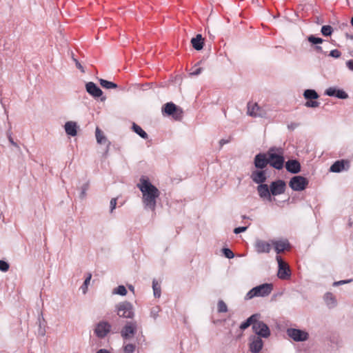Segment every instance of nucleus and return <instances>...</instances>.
Segmentation results:
<instances>
[{"instance_id": "a878e982", "label": "nucleus", "mask_w": 353, "mask_h": 353, "mask_svg": "<svg viewBox=\"0 0 353 353\" xmlns=\"http://www.w3.org/2000/svg\"><path fill=\"white\" fill-rule=\"evenodd\" d=\"M95 135L98 143L105 144L108 143V140L103 134V132L99 128H96Z\"/></svg>"}, {"instance_id": "a211bd4d", "label": "nucleus", "mask_w": 353, "mask_h": 353, "mask_svg": "<svg viewBox=\"0 0 353 353\" xmlns=\"http://www.w3.org/2000/svg\"><path fill=\"white\" fill-rule=\"evenodd\" d=\"M254 247L258 253H269L272 248V243L263 240H257Z\"/></svg>"}, {"instance_id": "2eb2a0df", "label": "nucleus", "mask_w": 353, "mask_h": 353, "mask_svg": "<svg viewBox=\"0 0 353 353\" xmlns=\"http://www.w3.org/2000/svg\"><path fill=\"white\" fill-rule=\"evenodd\" d=\"M263 345V341L259 337L254 336L250 338V350L252 353H259Z\"/></svg>"}, {"instance_id": "79ce46f5", "label": "nucleus", "mask_w": 353, "mask_h": 353, "mask_svg": "<svg viewBox=\"0 0 353 353\" xmlns=\"http://www.w3.org/2000/svg\"><path fill=\"white\" fill-rule=\"evenodd\" d=\"M341 52L338 50H332L330 52V56L334 57V58H339L341 57Z\"/></svg>"}, {"instance_id": "c85d7f7f", "label": "nucleus", "mask_w": 353, "mask_h": 353, "mask_svg": "<svg viewBox=\"0 0 353 353\" xmlns=\"http://www.w3.org/2000/svg\"><path fill=\"white\" fill-rule=\"evenodd\" d=\"M132 130L141 137L143 139L148 138L147 133L139 125H137L136 123H133Z\"/></svg>"}, {"instance_id": "864d4df0", "label": "nucleus", "mask_w": 353, "mask_h": 353, "mask_svg": "<svg viewBox=\"0 0 353 353\" xmlns=\"http://www.w3.org/2000/svg\"><path fill=\"white\" fill-rule=\"evenodd\" d=\"M351 24H352V26H353V17H352V19H351Z\"/></svg>"}, {"instance_id": "5701e85b", "label": "nucleus", "mask_w": 353, "mask_h": 353, "mask_svg": "<svg viewBox=\"0 0 353 353\" xmlns=\"http://www.w3.org/2000/svg\"><path fill=\"white\" fill-rule=\"evenodd\" d=\"M65 132L72 137H74L77 134V125L74 121H68L65 124Z\"/></svg>"}, {"instance_id": "dca6fc26", "label": "nucleus", "mask_w": 353, "mask_h": 353, "mask_svg": "<svg viewBox=\"0 0 353 353\" xmlns=\"http://www.w3.org/2000/svg\"><path fill=\"white\" fill-rule=\"evenodd\" d=\"M110 330V325L105 321L100 322L95 328V333L99 337H104Z\"/></svg>"}, {"instance_id": "2f4dec72", "label": "nucleus", "mask_w": 353, "mask_h": 353, "mask_svg": "<svg viewBox=\"0 0 353 353\" xmlns=\"http://www.w3.org/2000/svg\"><path fill=\"white\" fill-rule=\"evenodd\" d=\"M152 288L154 291V295L156 297H159L161 295L160 285L155 280H154L152 282Z\"/></svg>"}, {"instance_id": "4be33fe9", "label": "nucleus", "mask_w": 353, "mask_h": 353, "mask_svg": "<svg viewBox=\"0 0 353 353\" xmlns=\"http://www.w3.org/2000/svg\"><path fill=\"white\" fill-rule=\"evenodd\" d=\"M285 168L287 170L292 173H298L301 170V165L296 160H290L286 162Z\"/></svg>"}, {"instance_id": "4468645a", "label": "nucleus", "mask_w": 353, "mask_h": 353, "mask_svg": "<svg viewBox=\"0 0 353 353\" xmlns=\"http://www.w3.org/2000/svg\"><path fill=\"white\" fill-rule=\"evenodd\" d=\"M350 168V161L348 160L336 161L330 167V171L332 172H340L343 170H346Z\"/></svg>"}, {"instance_id": "7c9ffc66", "label": "nucleus", "mask_w": 353, "mask_h": 353, "mask_svg": "<svg viewBox=\"0 0 353 353\" xmlns=\"http://www.w3.org/2000/svg\"><path fill=\"white\" fill-rule=\"evenodd\" d=\"M325 301L327 305L330 307H333L336 303L334 296L332 294H330V293L325 294Z\"/></svg>"}, {"instance_id": "f3484780", "label": "nucleus", "mask_w": 353, "mask_h": 353, "mask_svg": "<svg viewBox=\"0 0 353 353\" xmlns=\"http://www.w3.org/2000/svg\"><path fill=\"white\" fill-rule=\"evenodd\" d=\"M325 94L330 97H336L339 99H345L348 97L347 94L343 90L330 87L325 90Z\"/></svg>"}, {"instance_id": "423d86ee", "label": "nucleus", "mask_w": 353, "mask_h": 353, "mask_svg": "<svg viewBox=\"0 0 353 353\" xmlns=\"http://www.w3.org/2000/svg\"><path fill=\"white\" fill-rule=\"evenodd\" d=\"M307 185V179L301 176H293L289 182V186L294 191H302Z\"/></svg>"}, {"instance_id": "393cba45", "label": "nucleus", "mask_w": 353, "mask_h": 353, "mask_svg": "<svg viewBox=\"0 0 353 353\" xmlns=\"http://www.w3.org/2000/svg\"><path fill=\"white\" fill-rule=\"evenodd\" d=\"M204 39L201 34H197L196 37L191 39V43L193 48L196 50H200L203 48Z\"/></svg>"}, {"instance_id": "f8f14e48", "label": "nucleus", "mask_w": 353, "mask_h": 353, "mask_svg": "<svg viewBox=\"0 0 353 353\" xmlns=\"http://www.w3.org/2000/svg\"><path fill=\"white\" fill-rule=\"evenodd\" d=\"M271 194L276 196L283 194L285 190V183L282 180L274 181L270 186Z\"/></svg>"}, {"instance_id": "a19ab883", "label": "nucleus", "mask_w": 353, "mask_h": 353, "mask_svg": "<svg viewBox=\"0 0 353 353\" xmlns=\"http://www.w3.org/2000/svg\"><path fill=\"white\" fill-rule=\"evenodd\" d=\"M91 277H92V275L90 274H88V277L85 279V280L84 281L83 287V293L86 292L87 287H88V285L89 284V283L90 281Z\"/></svg>"}, {"instance_id": "cd10ccee", "label": "nucleus", "mask_w": 353, "mask_h": 353, "mask_svg": "<svg viewBox=\"0 0 353 353\" xmlns=\"http://www.w3.org/2000/svg\"><path fill=\"white\" fill-rule=\"evenodd\" d=\"M100 85L106 89H113L117 88V85L113 82L101 79H99Z\"/></svg>"}, {"instance_id": "4c0bfd02", "label": "nucleus", "mask_w": 353, "mask_h": 353, "mask_svg": "<svg viewBox=\"0 0 353 353\" xmlns=\"http://www.w3.org/2000/svg\"><path fill=\"white\" fill-rule=\"evenodd\" d=\"M319 105V103L316 101L310 100V101H307L305 103V106L309 107V108H316Z\"/></svg>"}, {"instance_id": "3c124183", "label": "nucleus", "mask_w": 353, "mask_h": 353, "mask_svg": "<svg viewBox=\"0 0 353 353\" xmlns=\"http://www.w3.org/2000/svg\"><path fill=\"white\" fill-rule=\"evenodd\" d=\"M129 289L132 291V292H134V287L132 286V285H129Z\"/></svg>"}, {"instance_id": "c756f323", "label": "nucleus", "mask_w": 353, "mask_h": 353, "mask_svg": "<svg viewBox=\"0 0 353 353\" xmlns=\"http://www.w3.org/2000/svg\"><path fill=\"white\" fill-rule=\"evenodd\" d=\"M304 97L307 99H316L319 97V95L314 90H306L304 92Z\"/></svg>"}, {"instance_id": "603ef678", "label": "nucleus", "mask_w": 353, "mask_h": 353, "mask_svg": "<svg viewBox=\"0 0 353 353\" xmlns=\"http://www.w3.org/2000/svg\"><path fill=\"white\" fill-rule=\"evenodd\" d=\"M316 48L317 50H319V51L322 50L321 47H316Z\"/></svg>"}, {"instance_id": "bb28decb", "label": "nucleus", "mask_w": 353, "mask_h": 353, "mask_svg": "<svg viewBox=\"0 0 353 353\" xmlns=\"http://www.w3.org/2000/svg\"><path fill=\"white\" fill-rule=\"evenodd\" d=\"M256 319H257L256 315H252L250 318H248L245 322L242 323L240 325V328L241 330H245L250 325L254 324Z\"/></svg>"}, {"instance_id": "6e6552de", "label": "nucleus", "mask_w": 353, "mask_h": 353, "mask_svg": "<svg viewBox=\"0 0 353 353\" xmlns=\"http://www.w3.org/2000/svg\"><path fill=\"white\" fill-rule=\"evenodd\" d=\"M253 331L259 336L261 337L267 338L270 336V332L266 324H265L262 321H257L256 319L253 325H252Z\"/></svg>"}, {"instance_id": "37998d69", "label": "nucleus", "mask_w": 353, "mask_h": 353, "mask_svg": "<svg viewBox=\"0 0 353 353\" xmlns=\"http://www.w3.org/2000/svg\"><path fill=\"white\" fill-rule=\"evenodd\" d=\"M247 230V227H239L234 229V232L235 234H239L240 232H245Z\"/></svg>"}, {"instance_id": "b1692460", "label": "nucleus", "mask_w": 353, "mask_h": 353, "mask_svg": "<svg viewBox=\"0 0 353 353\" xmlns=\"http://www.w3.org/2000/svg\"><path fill=\"white\" fill-rule=\"evenodd\" d=\"M251 178L256 183L262 184L266 181V176L264 171H254L251 175Z\"/></svg>"}, {"instance_id": "e433bc0d", "label": "nucleus", "mask_w": 353, "mask_h": 353, "mask_svg": "<svg viewBox=\"0 0 353 353\" xmlns=\"http://www.w3.org/2000/svg\"><path fill=\"white\" fill-rule=\"evenodd\" d=\"M308 41L312 44H319L323 43V39L319 37H316L313 35H310L308 37Z\"/></svg>"}, {"instance_id": "0eeeda50", "label": "nucleus", "mask_w": 353, "mask_h": 353, "mask_svg": "<svg viewBox=\"0 0 353 353\" xmlns=\"http://www.w3.org/2000/svg\"><path fill=\"white\" fill-rule=\"evenodd\" d=\"M247 114L253 117H264L266 112L256 103L249 102L247 105Z\"/></svg>"}, {"instance_id": "72a5a7b5", "label": "nucleus", "mask_w": 353, "mask_h": 353, "mask_svg": "<svg viewBox=\"0 0 353 353\" xmlns=\"http://www.w3.org/2000/svg\"><path fill=\"white\" fill-rule=\"evenodd\" d=\"M333 32V29L330 26H323L321 28V33L324 36H330Z\"/></svg>"}, {"instance_id": "f704fd0d", "label": "nucleus", "mask_w": 353, "mask_h": 353, "mask_svg": "<svg viewBox=\"0 0 353 353\" xmlns=\"http://www.w3.org/2000/svg\"><path fill=\"white\" fill-rule=\"evenodd\" d=\"M114 293L124 296L127 294V290L123 285H119L118 288L114 290Z\"/></svg>"}, {"instance_id": "8fccbe9b", "label": "nucleus", "mask_w": 353, "mask_h": 353, "mask_svg": "<svg viewBox=\"0 0 353 353\" xmlns=\"http://www.w3.org/2000/svg\"><path fill=\"white\" fill-rule=\"evenodd\" d=\"M75 61H76V65H77V67L79 69H80V70H81L82 71H83V68H82V66H81V65L80 64V63H79V61H77V60H75Z\"/></svg>"}, {"instance_id": "aec40b11", "label": "nucleus", "mask_w": 353, "mask_h": 353, "mask_svg": "<svg viewBox=\"0 0 353 353\" xmlns=\"http://www.w3.org/2000/svg\"><path fill=\"white\" fill-rule=\"evenodd\" d=\"M269 163V157L265 154H259L256 156L254 160L255 166L258 168H264Z\"/></svg>"}, {"instance_id": "c03bdc74", "label": "nucleus", "mask_w": 353, "mask_h": 353, "mask_svg": "<svg viewBox=\"0 0 353 353\" xmlns=\"http://www.w3.org/2000/svg\"><path fill=\"white\" fill-rule=\"evenodd\" d=\"M116 205H117V199H115V198L112 199V200L110 201L111 211H112L116 208Z\"/></svg>"}, {"instance_id": "473e14b6", "label": "nucleus", "mask_w": 353, "mask_h": 353, "mask_svg": "<svg viewBox=\"0 0 353 353\" xmlns=\"http://www.w3.org/2000/svg\"><path fill=\"white\" fill-rule=\"evenodd\" d=\"M217 310L219 312H226L228 311V306L223 301L220 300L217 304Z\"/></svg>"}, {"instance_id": "09e8293b", "label": "nucleus", "mask_w": 353, "mask_h": 353, "mask_svg": "<svg viewBox=\"0 0 353 353\" xmlns=\"http://www.w3.org/2000/svg\"><path fill=\"white\" fill-rule=\"evenodd\" d=\"M97 353H110V352L107 350L101 349Z\"/></svg>"}, {"instance_id": "9d476101", "label": "nucleus", "mask_w": 353, "mask_h": 353, "mask_svg": "<svg viewBox=\"0 0 353 353\" xmlns=\"http://www.w3.org/2000/svg\"><path fill=\"white\" fill-rule=\"evenodd\" d=\"M276 261L279 264L278 276L282 279H287L290 276L289 267L283 261L281 256H276Z\"/></svg>"}, {"instance_id": "6ab92c4d", "label": "nucleus", "mask_w": 353, "mask_h": 353, "mask_svg": "<svg viewBox=\"0 0 353 353\" xmlns=\"http://www.w3.org/2000/svg\"><path fill=\"white\" fill-rule=\"evenodd\" d=\"M272 245L274 246L275 251L278 254L290 249V243L288 240L272 241Z\"/></svg>"}, {"instance_id": "1a4fd4ad", "label": "nucleus", "mask_w": 353, "mask_h": 353, "mask_svg": "<svg viewBox=\"0 0 353 353\" xmlns=\"http://www.w3.org/2000/svg\"><path fill=\"white\" fill-rule=\"evenodd\" d=\"M287 334L295 341H305L307 340L309 337V334L307 332L294 328L288 329Z\"/></svg>"}, {"instance_id": "58836bf2", "label": "nucleus", "mask_w": 353, "mask_h": 353, "mask_svg": "<svg viewBox=\"0 0 353 353\" xmlns=\"http://www.w3.org/2000/svg\"><path fill=\"white\" fill-rule=\"evenodd\" d=\"M223 252L225 255V256L228 259H232L234 257V254L233 252H232V250H230V249L228 248H224L223 250Z\"/></svg>"}, {"instance_id": "ea45409f", "label": "nucleus", "mask_w": 353, "mask_h": 353, "mask_svg": "<svg viewBox=\"0 0 353 353\" xmlns=\"http://www.w3.org/2000/svg\"><path fill=\"white\" fill-rule=\"evenodd\" d=\"M9 269V265L7 262L4 261H0V270L3 272H6Z\"/></svg>"}, {"instance_id": "f257e3e1", "label": "nucleus", "mask_w": 353, "mask_h": 353, "mask_svg": "<svg viewBox=\"0 0 353 353\" xmlns=\"http://www.w3.org/2000/svg\"><path fill=\"white\" fill-rule=\"evenodd\" d=\"M143 194V203L146 208L154 210L156 206V199L159 196V190L148 179L141 178L137 185Z\"/></svg>"}, {"instance_id": "a18cd8bd", "label": "nucleus", "mask_w": 353, "mask_h": 353, "mask_svg": "<svg viewBox=\"0 0 353 353\" xmlns=\"http://www.w3.org/2000/svg\"><path fill=\"white\" fill-rule=\"evenodd\" d=\"M347 67L353 72V60H349L346 62Z\"/></svg>"}, {"instance_id": "412c9836", "label": "nucleus", "mask_w": 353, "mask_h": 353, "mask_svg": "<svg viewBox=\"0 0 353 353\" xmlns=\"http://www.w3.org/2000/svg\"><path fill=\"white\" fill-rule=\"evenodd\" d=\"M86 90L90 94L94 97H99L103 94L101 90L92 82H89L86 84Z\"/></svg>"}, {"instance_id": "de8ad7c7", "label": "nucleus", "mask_w": 353, "mask_h": 353, "mask_svg": "<svg viewBox=\"0 0 353 353\" xmlns=\"http://www.w3.org/2000/svg\"><path fill=\"white\" fill-rule=\"evenodd\" d=\"M348 282H350V281H339V282H336V283H334V285H341V284L347 283H348Z\"/></svg>"}, {"instance_id": "20e7f679", "label": "nucleus", "mask_w": 353, "mask_h": 353, "mask_svg": "<svg viewBox=\"0 0 353 353\" xmlns=\"http://www.w3.org/2000/svg\"><path fill=\"white\" fill-rule=\"evenodd\" d=\"M117 312L120 317L132 318L134 316L133 307L129 302L125 301L117 305Z\"/></svg>"}, {"instance_id": "9b49d317", "label": "nucleus", "mask_w": 353, "mask_h": 353, "mask_svg": "<svg viewBox=\"0 0 353 353\" xmlns=\"http://www.w3.org/2000/svg\"><path fill=\"white\" fill-rule=\"evenodd\" d=\"M137 324L134 322L128 323L121 331V336L125 339H129L133 337L137 332Z\"/></svg>"}, {"instance_id": "ddd939ff", "label": "nucleus", "mask_w": 353, "mask_h": 353, "mask_svg": "<svg viewBox=\"0 0 353 353\" xmlns=\"http://www.w3.org/2000/svg\"><path fill=\"white\" fill-rule=\"evenodd\" d=\"M257 191L259 196L263 200H268L271 202L272 201L270 188L267 184H260L257 187Z\"/></svg>"}, {"instance_id": "39448f33", "label": "nucleus", "mask_w": 353, "mask_h": 353, "mask_svg": "<svg viewBox=\"0 0 353 353\" xmlns=\"http://www.w3.org/2000/svg\"><path fill=\"white\" fill-rule=\"evenodd\" d=\"M163 111L175 120H180L183 117L182 109L172 102L165 104Z\"/></svg>"}, {"instance_id": "7ed1b4c3", "label": "nucleus", "mask_w": 353, "mask_h": 353, "mask_svg": "<svg viewBox=\"0 0 353 353\" xmlns=\"http://www.w3.org/2000/svg\"><path fill=\"white\" fill-rule=\"evenodd\" d=\"M283 152L281 149H270L267 156L269 157V163L277 170L283 168L284 163Z\"/></svg>"}, {"instance_id": "49530a36", "label": "nucleus", "mask_w": 353, "mask_h": 353, "mask_svg": "<svg viewBox=\"0 0 353 353\" xmlns=\"http://www.w3.org/2000/svg\"><path fill=\"white\" fill-rule=\"evenodd\" d=\"M201 72V68H196L195 70L192 71L190 74L192 75H198L199 74H200Z\"/></svg>"}, {"instance_id": "f03ea898", "label": "nucleus", "mask_w": 353, "mask_h": 353, "mask_svg": "<svg viewBox=\"0 0 353 353\" xmlns=\"http://www.w3.org/2000/svg\"><path fill=\"white\" fill-rule=\"evenodd\" d=\"M272 290V284L264 283L253 288L245 295V299L250 300L254 297L266 296L269 295Z\"/></svg>"}, {"instance_id": "c9c22d12", "label": "nucleus", "mask_w": 353, "mask_h": 353, "mask_svg": "<svg viewBox=\"0 0 353 353\" xmlns=\"http://www.w3.org/2000/svg\"><path fill=\"white\" fill-rule=\"evenodd\" d=\"M134 350L135 345L131 343L125 345L123 347L124 353H133Z\"/></svg>"}]
</instances>
